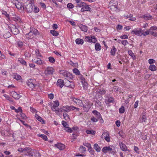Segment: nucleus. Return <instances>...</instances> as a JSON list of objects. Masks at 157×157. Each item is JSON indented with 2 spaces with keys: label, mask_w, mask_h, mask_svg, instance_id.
Here are the masks:
<instances>
[{
  "label": "nucleus",
  "mask_w": 157,
  "mask_h": 157,
  "mask_svg": "<svg viewBox=\"0 0 157 157\" xmlns=\"http://www.w3.org/2000/svg\"><path fill=\"white\" fill-rule=\"evenodd\" d=\"M66 77L67 78V82L69 83H71L70 85H66V86L67 87H69L72 88H74V83L72 82L69 81V80L72 79L73 78V75L72 74H71L69 72H68Z\"/></svg>",
  "instance_id": "1"
},
{
  "label": "nucleus",
  "mask_w": 157,
  "mask_h": 157,
  "mask_svg": "<svg viewBox=\"0 0 157 157\" xmlns=\"http://www.w3.org/2000/svg\"><path fill=\"white\" fill-rule=\"evenodd\" d=\"M35 83V80L33 79H30L27 80L28 86L32 90L35 88L37 86L36 84Z\"/></svg>",
  "instance_id": "2"
},
{
  "label": "nucleus",
  "mask_w": 157,
  "mask_h": 157,
  "mask_svg": "<svg viewBox=\"0 0 157 157\" xmlns=\"http://www.w3.org/2000/svg\"><path fill=\"white\" fill-rule=\"evenodd\" d=\"M54 69L52 67H48L46 68L44 71L45 76L52 75L53 73Z\"/></svg>",
  "instance_id": "3"
},
{
  "label": "nucleus",
  "mask_w": 157,
  "mask_h": 157,
  "mask_svg": "<svg viewBox=\"0 0 157 157\" xmlns=\"http://www.w3.org/2000/svg\"><path fill=\"white\" fill-rule=\"evenodd\" d=\"M25 153H26L24 154V155L32 156L33 155V153H34V150H33L29 147H25Z\"/></svg>",
  "instance_id": "4"
},
{
  "label": "nucleus",
  "mask_w": 157,
  "mask_h": 157,
  "mask_svg": "<svg viewBox=\"0 0 157 157\" xmlns=\"http://www.w3.org/2000/svg\"><path fill=\"white\" fill-rule=\"evenodd\" d=\"M54 104L52 105H51V108L52 110L53 111L55 112L56 113V111L57 109V108L59 105V102L58 101H53Z\"/></svg>",
  "instance_id": "5"
},
{
  "label": "nucleus",
  "mask_w": 157,
  "mask_h": 157,
  "mask_svg": "<svg viewBox=\"0 0 157 157\" xmlns=\"http://www.w3.org/2000/svg\"><path fill=\"white\" fill-rule=\"evenodd\" d=\"M13 3L18 9H21L22 8H23L22 3L20 2L18 0H13Z\"/></svg>",
  "instance_id": "6"
},
{
  "label": "nucleus",
  "mask_w": 157,
  "mask_h": 157,
  "mask_svg": "<svg viewBox=\"0 0 157 157\" xmlns=\"http://www.w3.org/2000/svg\"><path fill=\"white\" fill-rule=\"evenodd\" d=\"M71 98L72 101L79 106L82 107L83 106V104L81 100L73 97H72Z\"/></svg>",
  "instance_id": "7"
},
{
  "label": "nucleus",
  "mask_w": 157,
  "mask_h": 157,
  "mask_svg": "<svg viewBox=\"0 0 157 157\" xmlns=\"http://www.w3.org/2000/svg\"><path fill=\"white\" fill-rule=\"evenodd\" d=\"M10 27V29L12 33L15 35L19 33L18 29L14 25H12V26H9Z\"/></svg>",
  "instance_id": "8"
},
{
  "label": "nucleus",
  "mask_w": 157,
  "mask_h": 157,
  "mask_svg": "<svg viewBox=\"0 0 157 157\" xmlns=\"http://www.w3.org/2000/svg\"><path fill=\"white\" fill-rule=\"evenodd\" d=\"M102 151L105 153L108 152H110L111 153H112L114 152L113 151L112 148L109 146H106L104 147L102 149Z\"/></svg>",
  "instance_id": "9"
},
{
  "label": "nucleus",
  "mask_w": 157,
  "mask_h": 157,
  "mask_svg": "<svg viewBox=\"0 0 157 157\" xmlns=\"http://www.w3.org/2000/svg\"><path fill=\"white\" fill-rule=\"evenodd\" d=\"M131 33L132 34H135L138 36H141L142 35V33L141 30H138L136 29L132 30Z\"/></svg>",
  "instance_id": "10"
},
{
  "label": "nucleus",
  "mask_w": 157,
  "mask_h": 157,
  "mask_svg": "<svg viewBox=\"0 0 157 157\" xmlns=\"http://www.w3.org/2000/svg\"><path fill=\"white\" fill-rule=\"evenodd\" d=\"M32 61L33 63H37L38 65H41L43 64V62L41 59L38 58L32 59Z\"/></svg>",
  "instance_id": "11"
},
{
  "label": "nucleus",
  "mask_w": 157,
  "mask_h": 157,
  "mask_svg": "<svg viewBox=\"0 0 157 157\" xmlns=\"http://www.w3.org/2000/svg\"><path fill=\"white\" fill-rule=\"evenodd\" d=\"M55 146L60 150H63L65 147L64 145L61 143L55 144Z\"/></svg>",
  "instance_id": "12"
},
{
  "label": "nucleus",
  "mask_w": 157,
  "mask_h": 157,
  "mask_svg": "<svg viewBox=\"0 0 157 157\" xmlns=\"http://www.w3.org/2000/svg\"><path fill=\"white\" fill-rule=\"evenodd\" d=\"M119 144L121 149L124 151H127V147L122 142H120Z\"/></svg>",
  "instance_id": "13"
},
{
  "label": "nucleus",
  "mask_w": 157,
  "mask_h": 157,
  "mask_svg": "<svg viewBox=\"0 0 157 157\" xmlns=\"http://www.w3.org/2000/svg\"><path fill=\"white\" fill-rule=\"evenodd\" d=\"M64 84L63 80L61 79H59L58 80L57 82V86L62 88L64 85Z\"/></svg>",
  "instance_id": "14"
},
{
  "label": "nucleus",
  "mask_w": 157,
  "mask_h": 157,
  "mask_svg": "<svg viewBox=\"0 0 157 157\" xmlns=\"http://www.w3.org/2000/svg\"><path fill=\"white\" fill-rule=\"evenodd\" d=\"M84 6V7L82 8L81 9V12H84L86 11H90L91 9L90 8L89 5H87L86 4V5L85 6H83V7Z\"/></svg>",
  "instance_id": "15"
},
{
  "label": "nucleus",
  "mask_w": 157,
  "mask_h": 157,
  "mask_svg": "<svg viewBox=\"0 0 157 157\" xmlns=\"http://www.w3.org/2000/svg\"><path fill=\"white\" fill-rule=\"evenodd\" d=\"M12 97L16 100L18 99L21 96L20 95L18 94L16 92H13L11 93Z\"/></svg>",
  "instance_id": "16"
},
{
  "label": "nucleus",
  "mask_w": 157,
  "mask_h": 157,
  "mask_svg": "<svg viewBox=\"0 0 157 157\" xmlns=\"http://www.w3.org/2000/svg\"><path fill=\"white\" fill-rule=\"evenodd\" d=\"M78 26L80 29L82 31L85 32H86L87 31V26L82 24Z\"/></svg>",
  "instance_id": "17"
},
{
  "label": "nucleus",
  "mask_w": 157,
  "mask_h": 157,
  "mask_svg": "<svg viewBox=\"0 0 157 157\" xmlns=\"http://www.w3.org/2000/svg\"><path fill=\"white\" fill-rule=\"evenodd\" d=\"M82 106H83V110L84 111L86 112H87L90 108V106L88 104H86L85 105H83Z\"/></svg>",
  "instance_id": "18"
},
{
  "label": "nucleus",
  "mask_w": 157,
  "mask_h": 157,
  "mask_svg": "<svg viewBox=\"0 0 157 157\" xmlns=\"http://www.w3.org/2000/svg\"><path fill=\"white\" fill-rule=\"evenodd\" d=\"M26 9L28 12H32L33 10V6L31 4H29L27 6Z\"/></svg>",
  "instance_id": "19"
},
{
  "label": "nucleus",
  "mask_w": 157,
  "mask_h": 157,
  "mask_svg": "<svg viewBox=\"0 0 157 157\" xmlns=\"http://www.w3.org/2000/svg\"><path fill=\"white\" fill-rule=\"evenodd\" d=\"M92 113L96 116V117L98 119H100V117H101V114L98 111L96 110H94L92 111Z\"/></svg>",
  "instance_id": "20"
},
{
  "label": "nucleus",
  "mask_w": 157,
  "mask_h": 157,
  "mask_svg": "<svg viewBox=\"0 0 157 157\" xmlns=\"http://www.w3.org/2000/svg\"><path fill=\"white\" fill-rule=\"evenodd\" d=\"M18 60L19 62H20L22 65L27 66V63L26 62L25 60L21 58H19L18 59Z\"/></svg>",
  "instance_id": "21"
},
{
  "label": "nucleus",
  "mask_w": 157,
  "mask_h": 157,
  "mask_svg": "<svg viewBox=\"0 0 157 157\" xmlns=\"http://www.w3.org/2000/svg\"><path fill=\"white\" fill-rule=\"evenodd\" d=\"M104 135H105L106 136L105 137V140L107 142H109L110 141V138L108 134H107V133H103L102 135L101 136V137L103 138V136Z\"/></svg>",
  "instance_id": "22"
},
{
  "label": "nucleus",
  "mask_w": 157,
  "mask_h": 157,
  "mask_svg": "<svg viewBox=\"0 0 157 157\" xmlns=\"http://www.w3.org/2000/svg\"><path fill=\"white\" fill-rule=\"evenodd\" d=\"M33 35L31 30L28 33L26 34L25 36L26 38L29 39L32 38L33 37Z\"/></svg>",
  "instance_id": "23"
},
{
  "label": "nucleus",
  "mask_w": 157,
  "mask_h": 157,
  "mask_svg": "<svg viewBox=\"0 0 157 157\" xmlns=\"http://www.w3.org/2000/svg\"><path fill=\"white\" fill-rule=\"evenodd\" d=\"M75 42L77 44H83L84 41L83 40L80 38H77L75 40Z\"/></svg>",
  "instance_id": "24"
},
{
  "label": "nucleus",
  "mask_w": 157,
  "mask_h": 157,
  "mask_svg": "<svg viewBox=\"0 0 157 157\" xmlns=\"http://www.w3.org/2000/svg\"><path fill=\"white\" fill-rule=\"evenodd\" d=\"M142 17H143L144 19L146 20L150 19L152 17V16L149 14H145L142 16Z\"/></svg>",
  "instance_id": "25"
},
{
  "label": "nucleus",
  "mask_w": 157,
  "mask_h": 157,
  "mask_svg": "<svg viewBox=\"0 0 157 157\" xmlns=\"http://www.w3.org/2000/svg\"><path fill=\"white\" fill-rule=\"evenodd\" d=\"M31 30L33 35L36 36L39 34V33L38 30L35 29H32Z\"/></svg>",
  "instance_id": "26"
},
{
  "label": "nucleus",
  "mask_w": 157,
  "mask_h": 157,
  "mask_svg": "<svg viewBox=\"0 0 157 157\" xmlns=\"http://www.w3.org/2000/svg\"><path fill=\"white\" fill-rule=\"evenodd\" d=\"M113 101V98L112 97H108L107 99H106L105 102L107 104L112 103Z\"/></svg>",
  "instance_id": "27"
},
{
  "label": "nucleus",
  "mask_w": 157,
  "mask_h": 157,
  "mask_svg": "<svg viewBox=\"0 0 157 157\" xmlns=\"http://www.w3.org/2000/svg\"><path fill=\"white\" fill-rule=\"evenodd\" d=\"M95 48L96 50L99 51L101 49V46L100 44L98 43H96L95 45Z\"/></svg>",
  "instance_id": "28"
},
{
  "label": "nucleus",
  "mask_w": 157,
  "mask_h": 157,
  "mask_svg": "<svg viewBox=\"0 0 157 157\" xmlns=\"http://www.w3.org/2000/svg\"><path fill=\"white\" fill-rule=\"evenodd\" d=\"M94 148L97 152H100V151L101 148L97 144H95L94 145Z\"/></svg>",
  "instance_id": "29"
},
{
  "label": "nucleus",
  "mask_w": 157,
  "mask_h": 157,
  "mask_svg": "<svg viewBox=\"0 0 157 157\" xmlns=\"http://www.w3.org/2000/svg\"><path fill=\"white\" fill-rule=\"evenodd\" d=\"M149 69L151 71H154L156 70L157 68L154 65H151L149 67Z\"/></svg>",
  "instance_id": "30"
},
{
  "label": "nucleus",
  "mask_w": 157,
  "mask_h": 157,
  "mask_svg": "<svg viewBox=\"0 0 157 157\" xmlns=\"http://www.w3.org/2000/svg\"><path fill=\"white\" fill-rule=\"evenodd\" d=\"M11 34L8 31H6V33L3 35V36L5 38H7L11 36Z\"/></svg>",
  "instance_id": "31"
},
{
  "label": "nucleus",
  "mask_w": 157,
  "mask_h": 157,
  "mask_svg": "<svg viewBox=\"0 0 157 157\" xmlns=\"http://www.w3.org/2000/svg\"><path fill=\"white\" fill-rule=\"evenodd\" d=\"M86 5V3L84 2H82V1L79 3L77 4L76 7H81L83 6H85Z\"/></svg>",
  "instance_id": "32"
},
{
  "label": "nucleus",
  "mask_w": 157,
  "mask_h": 157,
  "mask_svg": "<svg viewBox=\"0 0 157 157\" xmlns=\"http://www.w3.org/2000/svg\"><path fill=\"white\" fill-rule=\"evenodd\" d=\"M147 120V118L146 116L144 114L143 115L142 117L140 118V121L141 122H145Z\"/></svg>",
  "instance_id": "33"
},
{
  "label": "nucleus",
  "mask_w": 157,
  "mask_h": 157,
  "mask_svg": "<svg viewBox=\"0 0 157 157\" xmlns=\"http://www.w3.org/2000/svg\"><path fill=\"white\" fill-rule=\"evenodd\" d=\"M50 33L53 36H57L59 35V33L54 30H51L50 31Z\"/></svg>",
  "instance_id": "34"
},
{
  "label": "nucleus",
  "mask_w": 157,
  "mask_h": 157,
  "mask_svg": "<svg viewBox=\"0 0 157 157\" xmlns=\"http://www.w3.org/2000/svg\"><path fill=\"white\" fill-rule=\"evenodd\" d=\"M117 51L116 48L113 46V49L111 50L110 52L111 54L113 56H114L115 54V53Z\"/></svg>",
  "instance_id": "35"
},
{
  "label": "nucleus",
  "mask_w": 157,
  "mask_h": 157,
  "mask_svg": "<svg viewBox=\"0 0 157 157\" xmlns=\"http://www.w3.org/2000/svg\"><path fill=\"white\" fill-rule=\"evenodd\" d=\"M81 82L82 83L83 87L84 89H86L87 88V83L85 82V81H81Z\"/></svg>",
  "instance_id": "36"
},
{
  "label": "nucleus",
  "mask_w": 157,
  "mask_h": 157,
  "mask_svg": "<svg viewBox=\"0 0 157 157\" xmlns=\"http://www.w3.org/2000/svg\"><path fill=\"white\" fill-rule=\"evenodd\" d=\"M38 136L42 138L44 140H47L48 138L47 136L44 134H38Z\"/></svg>",
  "instance_id": "37"
},
{
  "label": "nucleus",
  "mask_w": 157,
  "mask_h": 157,
  "mask_svg": "<svg viewBox=\"0 0 157 157\" xmlns=\"http://www.w3.org/2000/svg\"><path fill=\"white\" fill-rule=\"evenodd\" d=\"M36 117L37 119L39 121L41 122V121H42L43 123H45V121L40 116L36 114Z\"/></svg>",
  "instance_id": "38"
},
{
  "label": "nucleus",
  "mask_w": 157,
  "mask_h": 157,
  "mask_svg": "<svg viewBox=\"0 0 157 157\" xmlns=\"http://www.w3.org/2000/svg\"><path fill=\"white\" fill-rule=\"evenodd\" d=\"M79 150L82 153H83L86 151V148L85 147L82 146H80L79 148Z\"/></svg>",
  "instance_id": "39"
},
{
  "label": "nucleus",
  "mask_w": 157,
  "mask_h": 157,
  "mask_svg": "<svg viewBox=\"0 0 157 157\" xmlns=\"http://www.w3.org/2000/svg\"><path fill=\"white\" fill-rule=\"evenodd\" d=\"M64 130L68 132H72L73 131L68 126L65 128Z\"/></svg>",
  "instance_id": "40"
},
{
  "label": "nucleus",
  "mask_w": 157,
  "mask_h": 157,
  "mask_svg": "<svg viewBox=\"0 0 157 157\" xmlns=\"http://www.w3.org/2000/svg\"><path fill=\"white\" fill-rule=\"evenodd\" d=\"M34 153L33 154H34V155L35 157H40V154L39 152L35 150H34Z\"/></svg>",
  "instance_id": "41"
},
{
  "label": "nucleus",
  "mask_w": 157,
  "mask_h": 157,
  "mask_svg": "<svg viewBox=\"0 0 157 157\" xmlns=\"http://www.w3.org/2000/svg\"><path fill=\"white\" fill-rule=\"evenodd\" d=\"M68 72L67 71L63 70L60 71V74H62L63 76L66 77Z\"/></svg>",
  "instance_id": "42"
},
{
  "label": "nucleus",
  "mask_w": 157,
  "mask_h": 157,
  "mask_svg": "<svg viewBox=\"0 0 157 157\" xmlns=\"http://www.w3.org/2000/svg\"><path fill=\"white\" fill-rule=\"evenodd\" d=\"M64 118L66 120L69 119V115L66 113H64L63 114Z\"/></svg>",
  "instance_id": "43"
},
{
  "label": "nucleus",
  "mask_w": 157,
  "mask_h": 157,
  "mask_svg": "<svg viewBox=\"0 0 157 157\" xmlns=\"http://www.w3.org/2000/svg\"><path fill=\"white\" fill-rule=\"evenodd\" d=\"M73 71L74 73L76 75H79L80 74L79 71L76 68L74 69Z\"/></svg>",
  "instance_id": "44"
},
{
  "label": "nucleus",
  "mask_w": 157,
  "mask_h": 157,
  "mask_svg": "<svg viewBox=\"0 0 157 157\" xmlns=\"http://www.w3.org/2000/svg\"><path fill=\"white\" fill-rule=\"evenodd\" d=\"M86 133L88 134H94L95 132L93 130H87L86 131Z\"/></svg>",
  "instance_id": "45"
},
{
  "label": "nucleus",
  "mask_w": 157,
  "mask_h": 157,
  "mask_svg": "<svg viewBox=\"0 0 157 157\" xmlns=\"http://www.w3.org/2000/svg\"><path fill=\"white\" fill-rule=\"evenodd\" d=\"M125 111L124 108V106H122L119 109V113H124Z\"/></svg>",
  "instance_id": "46"
},
{
  "label": "nucleus",
  "mask_w": 157,
  "mask_h": 157,
  "mask_svg": "<svg viewBox=\"0 0 157 157\" xmlns=\"http://www.w3.org/2000/svg\"><path fill=\"white\" fill-rule=\"evenodd\" d=\"M88 150L89 152L92 155H94V150L91 147H90L88 149Z\"/></svg>",
  "instance_id": "47"
},
{
  "label": "nucleus",
  "mask_w": 157,
  "mask_h": 157,
  "mask_svg": "<svg viewBox=\"0 0 157 157\" xmlns=\"http://www.w3.org/2000/svg\"><path fill=\"white\" fill-rule=\"evenodd\" d=\"M14 78L17 80H19L21 79V77L20 75L17 74L14 75Z\"/></svg>",
  "instance_id": "48"
},
{
  "label": "nucleus",
  "mask_w": 157,
  "mask_h": 157,
  "mask_svg": "<svg viewBox=\"0 0 157 157\" xmlns=\"http://www.w3.org/2000/svg\"><path fill=\"white\" fill-rule=\"evenodd\" d=\"M23 45V42L20 40H19L17 42V45L19 47H21Z\"/></svg>",
  "instance_id": "49"
},
{
  "label": "nucleus",
  "mask_w": 157,
  "mask_h": 157,
  "mask_svg": "<svg viewBox=\"0 0 157 157\" xmlns=\"http://www.w3.org/2000/svg\"><path fill=\"white\" fill-rule=\"evenodd\" d=\"M64 111H65V110H64L63 106L61 108H58L56 111V113H57L58 112H62Z\"/></svg>",
  "instance_id": "50"
},
{
  "label": "nucleus",
  "mask_w": 157,
  "mask_h": 157,
  "mask_svg": "<svg viewBox=\"0 0 157 157\" xmlns=\"http://www.w3.org/2000/svg\"><path fill=\"white\" fill-rule=\"evenodd\" d=\"M49 61L52 63H54L55 62L54 58L51 56L49 57L48 58Z\"/></svg>",
  "instance_id": "51"
},
{
  "label": "nucleus",
  "mask_w": 157,
  "mask_h": 157,
  "mask_svg": "<svg viewBox=\"0 0 157 157\" xmlns=\"http://www.w3.org/2000/svg\"><path fill=\"white\" fill-rule=\"evenodd\" d=\"M99 119L98 118H95L94 117H92L91 118V120L93 122H95L98 121Z\"/></svg>",
  "instance_id": "52"
},
{
  "label": "nucleus",
  "mask_w": 157,
  "mask_h": 157,
  "mask_svg": "<svg viewBox=\"0 0 157 157\" xmlns=\"http://www.w3.org/2000/svg\"><path fill=\"white\" fill-rule=\"evenodd\" d=\"M95 105L97 106H100L101 105V104L99 101L98 100L95 102Z\"/></svg>",
  "instance_id": "53"
},
{
  "label": "nucleus",
  "mask_w": 157,
  "mask_h": 157,
  "mask_svg": "<svg viewBox=\"0 0 157 157\" xmlns=\"http://www.w3.org/2000/svg\"><path fill=\"white\" fill-rule=\"evenodd\" d=\"M63 107L64 110H65V111H64L67 112H69V106L67 105Z\"/></svg>",
  "instance_id": "54"
},
{
  "label": "nucleus",
  "mask_w": 157,
  "mask_h": 157,
  "mask_svg": "<svg viewBox=\"0 0 157 157\" xmlns=\"http://www.w3.org/2000/svg\"><path fill=\"white\" fill-rule=\"evenodd\" d=\"M24 55L26 57H29L31 56V54L28 52H25L24 53Z\"/></svg>",
  "instance_id": "55"
},
{
  "label": "nucleus",
  "mask_w": 157,
  "mask_h": 157,
  "mask_svg": "<svg viewBox=\"0 0 157 157\" xmlns=\"http://www.w3.org/2000/svg\"><path fill=\"white\" fill-rule=\"evenodd\" d=\"M5 56L4 55L2 54L1 53V52L0 51V60H2L3 59H5Z\"/></svg>",
  "instance_id": "56"
},
{
  "label": "nucleus",
  "mask_w": 157,
  "mask_h": 157,
  "mask_svg": "<svg viewBox=\"0 0 157 157\" xmlns=\"http://www.w3.org/2000/svg\"><path fill=\"white\" fill-rule=\"evenodd\" d=\"M148 62L151 65L155 62V60L153 59H150L148 60Z\"/></svg>",
  "instance_id": "57"
},
{
  "label": "nucleus",
  "mask_w": 157,
  "mask_h": 157,
  "mask_svg": "<svg viewBox=\"0 0 157 157\" xmlns=\"http://www.w3.org/2000/svg\"><path fill=\"white\" fill-rule=\"evenodd\" d=\"M91 37H90L89 36H86L85 39V41L89 42H91Z\"/></svg>",
  "instance_id": "58"
},
{
  "label": "nucleus",
  "mask_w": 157,
  "mask_h": 157,
  "mask_svg": "<svg viewBox=\"0 0 157 157\" xmlns=\"http://www.w3.org/2000/svg\"><path fill=\"white\" fill-rule=\"evenodd\" d=\"M129 54L132 57H135L134 54L132 52L131 50L129 51L128 52Z\"/></svg>",
  "instance_id": "59"
},
{
  "label": "nucleus",
  "mask_w": 157,
  "mask_h": 157,
  "mask_svg": "<svg viewBox=\"0 0 157 157\" xmlns=\"http://www.w3.org/2000/svg\"><path fill=\"white\" fill-rule=\"evenodd\" d=\"M150 34L154 36L155 37H157V33L153 31H150Z\"/></svg>",
  "instance_id": "60"
},
{
  "label": "nucleus",
  "mask_w": 157,
  "mask_h": 157,
  "mask_svg": "<svg viewBox=\"0 0 157 157\" xmlns=\"http://www.w3.org/2000/svg\"><path fill=\"white\" fill-rule=\"evenodd\" d=\"M150 30H147L145 32H144V33H142V35L144 36H145L147 35H148L149 33H150Z\"/></svg>",
  "instance_id": "61"
},
{
  "label": "nucleus",
  "mask_w": 157,
  "mask_h": 157,
  "mask_svg": "<svg viewBox=\"0 0 157 157\" xmlns=\"http://www.w3.org/2000/svg\"><path fill=\"white\" fill-rule=\"evenodd\" d=\"M62 124L65 128L68 126V125L67 124V122L64 121H63L62 122Z\"/></svg>",
  "instance_id": "62"
},
{
  "label": "nucleus",
  "mask_w": 157,
  "mask_h": 157,
  "mask_svg": "<svg viewBox=\"0 0 157 157\" xmlns=\"http://www.w3.org/2000/svg\"><path fill=\"white\" fill-rule=\"evenodd\" d=\"M67 7L68 8L72 9L73 8L74 6L71 3H69L67 5Z\"/></svg>",
  "instance_id": "63"
},
{
  "label": "nucleus",
  "mask_w": 157,
  "mask_h": 157,
  "mask_svg": "<svg viewBox=\"0 0 157 157\" xmlns=\"http://www.w3.org/2000/svg\"><path fill=\"white\" fill-rule=\"evenodd\" d=\"M40 4L41 6L43 8L45 9L46 8V6L44 3L40 2Z\"/></svg>",
  "instance_id": "64"
}]
</instances>
